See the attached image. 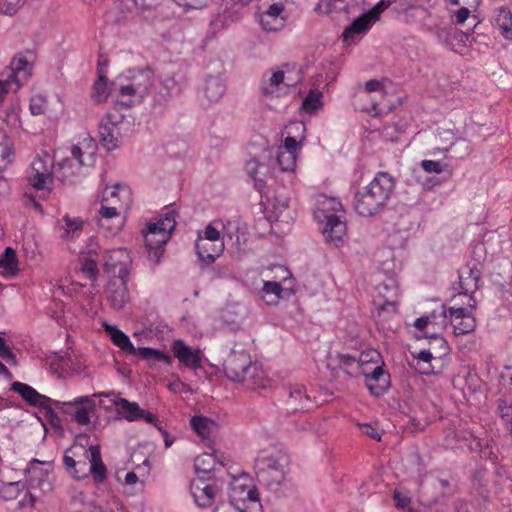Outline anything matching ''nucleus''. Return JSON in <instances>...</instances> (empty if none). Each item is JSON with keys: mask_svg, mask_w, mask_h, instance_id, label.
Returning a JSON list of instances; mask_svg holds the SVG:
<instances>
[{"mask_svg": "<svg viewBox=\"0 0 512 512\" xmlns=\"http://www.w3.org/2000/svg\"><path fill=\"white\" fill-rule=\"evenodd\" d=\"M394 178L378 172L374 179L354 195L353 206L361 216H373L384 208L394 190Z\"/></svg>", "mask_w": 512, "mask_h": 512, "instance_id": "f257e3e1", "label": "nucleus"}, {"mask_svg": "<svg viewBox=\"0 0 512 512\" xmlns=\"http://www.w3.org/2000/svg\"><path fill=\"white\" fill-rule=\"evenodd\" d=\"M342 204L335 198H325L319 202L314 217L319 223H324L322 233L327 242L339 247L346 234V223L343 218Z\"/></svg>", "mask_w": 512, "mask_h": 512, "instance_id": "f03ea898", "label": "nucleus"}, {"mask_svg": "<svg viewBox=\"0 0 512 512\" xmlns=\"http://www.w3.org/2000/svg\"><path fill=\"white\" fill-rule=\"evenodd\" d=\"M289 464L288 455L281 450L262 451L255 460V472L260 483L278 486L284 480Z\"/></svg>", "mask_w": 512, "mask_h": 512, "instance_id": "7ed1b4c3", "label": "nucleus"}, {"mask_svg": "<svg viewBox=\"0 0 512 512\" xmlns=\"http://www.w3.org/2000/svg\"><path fill=\"white\" fill-rule=\"evenodd\" d=\"M32 74V64L23 54H17L3 71L0 72V104L8 93H16Z\"/></svg>", "mask_w": 512, "mask_h": 512, "instance_id": "20e7f679", "label": "nucleus"}, {"mask_svg": "<svg viewBox=\"0 0 512 512\" xmlns=\"http://www.w3.org/2000/svg\"><path fill=\"white\" fill-rule=\"evenodd\" d=\"M229 499L227 504H232L241 512H262L257 489L243 483L240 479H234L231 482Z\"/></svg>", "mask_w": 512, "mask_h": 512, "instance_id": "39448f33", "label": "nucleus"}, {"mask_svg": "<svg viewBox=\"0 0 512 512\" xmlns=\"http://www.w3.org/2000/svg\"><path fill=\"white\" fill-rule=\"evenodd\" d=\"M54 159L48 154L37 155L27 175L28 182L38 190L49 189L53 182Z\"/></svg>", "mask_w": 512, "mask_h": 512, "instance_id": "423d86ee", "label": "nucleus"}, {"mask_svg": "<svg viewBox=\"0 0 512 512\" xmlns=\"http://www.w3.org/2000/svg\"><path fill=\"white\" fill-rule=\"evenodd\" d=\"M11 389L20 394L21 397L31 406L38 407L45 411V416L53 427L61 425V420L56 412L50 409L52 399L40 394L33 387L22 382H14Z\"/></svg>", "mask_w": 512, "mask_h": 512, "instance_id": "0eeeda50", "label": "nucleus"}, {"mask_svg": "<svg viewBox=\"0 0 512 512\" xmlns=\"http://www.w3.org/2000/svg\"><path fill=\"white\" fill-rule=\"evenodd\" d=\"M124 116L116 107H112L99 125V137L102 145L108 150H114L120 146L121 133L119 125Z\"/></svg>", "mask_w": 512, "mask_h": 512, "instance_id": "6e6552de", "label": "nucleus"}, {"mask_svg": "<svg viewBox=\"0 0 512 512\" xmlns=\"http://www.w3.org/2000/svg\"><path fill=\"white\" fill-rule=\"evenodd\" d=\"M374 302L378 305L379 314L396 313L398 303V286L394 280L379 283L376 286Z\"/></svg>", "mask_w": 512, "mask_h": 512, "instance_id": "1a4fd4ad", "label": "nucleus"}, {"mask_svg": "<svg viewBox=\"0 0 512 512\" xmlns=\"http://www.w3.org/2000/svg\"><path fill=\"white\" fill-rule=\"evenodd\" d=\"M103 266L106 272L112 273L115 277L128 276V263L130 257L128 252L122 248L105 250L102 254Z\"/></svg>", "mask_w": 512, "mask_h": 512, "instance_id": "9d476101", "label": "nucleus"}, {"mask_svg": "<svg viewBox=\"0 0 512 512\" xmlns=\"http://www.w3.org/2000/svg\"><path fill=\"white\" fill-rule=\"evenodd\" d=\"M251 365L252 361L248 353L232 352L225 361L224 371L232 381L241 382Z\"/></svg>", "mask_w": 512, "mask_h": 512, "instance_id": "9b49d317", "label": "nucleus"}, {"mask_svg": "<svg viewBox=\"0 0 512 512\" xmlns=\"http://www.w3.org/2000/svg\"><path fill=\"white\" fill-rule=\"evenodd\" d=\"M365 385L371 395L375 397H380L388 391L391 385V378L383 362L379 364L376 361L373 372L367 374Z\"/></svg>", "mask_w": 512, "mask_h": 512, "instance_id": "f8f14e48", "label": "nucleus"}, {"mask_svg": "<svg viewBox=\"0 0 512 512\" xmlns=\"http://www.w3.org/2000/svg\"><path fill=\"white\" fill-rule=\"evenodd\" d=\"M481 274L476 265L472 267L467 265L459 271L460 288L462 293L469 297L467 306L471 309L476 307V300L472 297V294L479 288Z\"/></svg>", "mask_w": 512, "mask_h": 512, "instance_id": "ddd939ff", "label": "nucleus"}, {"mask_svg": "<svg viewBox=\"0 0 512 512\" xmlns=\"http://www.w3.org/2000/svg\"><path fill=\"white\" fill-rule=\"evenodd\" d=\"M285 6L282 2H275L259 14V23L263 30L275 32L285 26L286 15Z\"/></svg>", "mask_w": 512, "mask_h": 512, "instance_id": "4468645a", "label": "nucleus"}, {"mask_svg": "<svg viewBox=\"0 0 512 512\" xmlns=\"http://www.w3.org/2000/svg\"><path fill=\"white\" fill-rule=\"evenodd\" d=\"M170 233L162 230L159 223H149L147 231L144 233V241L147 249L150 251V256L153 255L156 261L159 259L163 246L167 243Z\"/></svg>", "mask_w": 512, "mask_h": 512, "instance_id": "2eb2a0df", "label": "nucleus"}, {"mask_svg": "<svg viewBox=\"0 0 512 512\" xmlns=\"http://www.w3.org/2000/svg\"><path fill=\"white\" fill-rule=\"evenodd\" d=\"M102 202L110 207H117V211H122L123 213L132 204V194L127 186L115 185L104 190Z\"/></svg>", "mask_w": 512, "mask_h": 512, "instance_id": "dca6fc26", "label": "nucleus"}, {"mask_svg": "<svg viewBox=\"0 0 512 512\" xmlns=\"http://www.w3.org/2000/svg\"><path fill=\"white\" fill-rule=\"evenodd\" d=\"M190 492L194 498L195 503L199 507H209L213 504L219 489L215 484H209L202 478L194 480L190 485Z\"/></svg>", "mask_w": 512, "mask_h": 512, "instance_id": "f3484780", "label": "nucleus"}, {"mask_svg": "<svg viewBox=\"0 0 512 512\" xmlns=\"http://www.w3.org/2000/svg\"><path fill=\"white\" fill-rule=\"evenodd\" d=\"M129 82L134 88V97L144 99L154 85V72L150 67L134 69Z\"/></svg>", "mask_w": 512, "mask_h": 512, "instance_id": "a211bd4d", "label": "nucleus"}, {"mask_svg": "<svg viewBox=\"0 0 512 512\" xmlns=\"http://www.w3.org/2000/svg\"><path fill=\"white\" fill-rule=\"evenodd\" d=\"M448 312L455 336L466 335L475 330L476 320L466 308L451 307Z\"/></svg>", "mask_w": 512, "mask_h": 512, "instance_id": "6ab92c4d", "label": "nucleus"}, {"mask_svg": "<svg viewBox=\"0 0 512 512\" xmlns=\"http://www.w3.org/2000/svg\"><path fill=\"white\" fill-rule=\"evenodd\" d=\"M285 70H276L273 71L268 80L263 78L262 81V92L267 96H279V92L281 91V87H290L294 86L297 82L301 80V77L291 78L290 76H286Z\"/></svg>", "mask_w": 512, "mask_h": 512, "instance_id": "aec40b11", "label": "nucleus"}, {"mask_svg": "<svg viewBox=\"0 0 512 512\" xmlns=\"http://www.w3.org/2000/svg\"><path fill=\"white\" fill-rule=\"evenodd\" d=\"M171 350L184 366L193 370L201 367L202 353L199 349H193L186 345L183 340L179 339L172 343Z\"/></svg>", "mask_w": 512, "mask_h": 512, "instance_id": "412c9836", "label": "nucleus"}, {"mask_svg": "<svg viewBox=\"0 0 512 512\" xmlns=\"http://www.w3.org/2000/svg\"><path fill=\"white\" fill-rule=\"evenodd\" d=\"M127 277H114L106 288L107 298L114 309H121L129 301Z\"/></svg>", "mask_w": 512, "mask_h": 512, "instance_id": "4be33fe9", "label": "nucleus"}, {"mask_svg": "<svg viewBox=\"0 0 512 512\" xmlns=\"http://www.w3.org/2000/svg\"><path fill=\"white\" fill-rule=\"evenodd\" d=\"M71 155L72 158H65L58 163V172L60 173L58 178L61 180L73 177L84 165V160L82 158L83 151L80 146H73L71 149Z\"/></svg>", "mask_w": 512, "mask_h": 512, "instance_id": "5701e85b", "label": "nucleus"}, {"mask_svg": "<svg viewBox=\"0 0 512 512\" xmlns=\"http://www.w3.org/2000/svg\"><path fill=\"white\" fill-rule=\"evenodd\" d=\"M122 211H117V207H110L101 201V209L99 211V226L108 232L115 234L123 225Z\"/></svg>", "mask_w": 512, "mask_h": 512, "instance_id": "b1692460", "label": "nucleus"}, {"mask_svg": "<svg viewBox=\"0 0 512 512\" xmlns=\"http://www.w3.org/2000/svg\"><path fill=\"white\" fill-rule=\"evenodd\" d=\"M104 396L111 402V405H107L106 408L115 407L117 413L128 421L139 419L141 408L136 402H130L114 393L104 394Z\"/></svg>", "mask_w": 512, "mask_h": 512, "instance_id": "393cba45", "label": "nucleus"}, {"mask_svg": "<svg viewBox=\"0 0 512 512\" xmlns=\"http://www.w3.org/2000/svg\"><path fill=\"white\" fill-rule=\"evenodd\" d=\"M104 394H94L93 396H80L77 397V408L73 417L74 421L79 425H88L90 423V413L94 411L96 407L95 400L93 397H101Z\"/></svg>", "mask_w": 512, "mask_h": 512, "instance_id": "a878e982", "label": "nucleus"}, {"mask_svg": "<svg viewBox=\"0 0 512 512\" xmlns=\"http://www.w3.org/2000/svg\"><path fill=\"white\" fill-rule=\"evenodd\" d=\"M85 454L90 461L89 473L92 474L96 483L102 482L106 478L107 468L102 461L99 447L91 446Z\"/></svg>", "mask_w": 512, "mask_h": 512, "instance_id": "bb28decb", "label": "nucleus"}, {"mask_svg": "<svg viewBox=\"0 0 512 512\" xmlns=\"http://www.w3.org/2000/svg\"><path fill=\"white\" fill-rule=\"evenodd\" d=\"M371 24V17L366 13L354 19L342 34L343 42L350 44L358 36L365 34L370 29Z\"/></svg>", "mask_w": 512, "mask_h": 512, "instance_id": "cd10ccee", "label": "nucleus"}, {"mask_svg": "<svg viewBox=\"0 0 512 512\" xmlns=\"http://www.w3.org/2000/svg\"><path fill=\"white\" fill-rule=\"evenodd\" d=\"M105 332L110 336L111 341L118 346L124 353L130 355H136L137 348L131 343L129 337L119 330L117 327L103 324Z\"/></svg>", "mask_w": 512, "mask_h": 512, "instance_id": "c85d7f7f", "label": "nucleus"}, {"mask_svg": "<svg viewBox=\"0 0 512 512\" xmlns=\"http://www.w3.org/2000/svg\"><path fill=\"white\" fill-rule=\"evenodd\" d=\"M224 248L223 243L215 244L205 241V239H197L195 243L196 253L203 262H213Z\"/></svg>", "mask_w": 512, "mask_h": 512, "instance_id": "c756f323", "label": "nucleus"}, {"mask_svg": "<svg viewBox=\"0 0 512 512\" xmlns=\"http://www.w3.org/2000/svg\"><path fill=\"white\" fill-rule=\"evenodd\" d=\"M267 377L264 370L257 364L252 363L245 377L241 381L249 389L264 388L267 385Z\"/></svg>", "mask_w": 512, "mask_h": 512, "instance_id": "7c9ffc66", "label": "nucleus"}, {"mask_svg": "<svg viewBox=\"0 0 512 512\" xmlns=\"http://www.w3.org/2000/svg\"><path fill=\"white\" fill-rule=\"evenodd\" d=\"M112 85L114 89L118 91L117 99L113 107H116L117 109L118 106L130 108L143 101V99H137L134 97V88L129 81L126 84H121L118 88L115 83Z\"/></svg>", "mask_w": 512, "mask_h": 512, "instance_id": "2f4dec72", "label": "nucleus"}, {"mask_svg": "<svg viewBox=\"0 0 512 512\" xmlns=\"http://www.w3.org/2000/svg\"><path fill=\"white\" fill-rule=\"evenodd\" d=\"M136 355L147 361L151 367L155 366L158 362H164L167 365H171L173 362L170 355L149 347L137 348Z\"/></svg>", "mask_w": 512, "mask_h": 512, "instance_id": "473e14b6", "label": "nucleus"}, {"mask_svg": "<svg viewBox=\"0 0 512 512\" xmlns=\"http://www.w3.org/2000/svg\"><path fill=\"white\" fill-rule=\"evenodd\" d=\"M0 268L3 269V275L6 277H14L19 272V262L13 248L7 247L0 256Z\"/></svg>", "mask_w": 512, "mask_h": 512, "instance_id": "72a5a7b5", "label": "nucleus"}, {"mask_svg": "<svg viewBox=\"0 0 512 512\" xmlns=\"http://www.w3.org/2000/svg\"><path fill=\"white\" fill-rule=\"evenodd\" d=\"M225 92V85L219 77L209 76L205 81L204 94L209 102H218Z\"/></svg>", "mask_w": 512, "mask_h": 512, "instance_id": "f704fd0d", "label": "nucleus"}, {"mask_svg": "<svg viewBox=\"0 0 512 512\" xmlns=\"http://www.w3.org/2000/svg\"><path fill=\"white\" fill-rule=\"evenodd\" d=\"M63 221L65 223V225L61 227V230H63L61 238L63 240L76 238L82 232L84 221L81 218H71L68 215H65L63 217Z\"/></svg>", "mask_w": 512, "mask_h": 512, "instance_id": "c9c22d12", "label": "nucleus"}, {"mask_svg": "<svg viewBox=\"0 0 512 512\" xmlns=\"http://www.w3.org/2000/svg\"><path fill=\"white\" fill-rule=\"evenodd\" d=\"M495 23L499 28L501 34L506 38L512 40V13L506 8H500L495 17Z\"/></svg>", "mask_w": 512, "mask_h": 512, "instance_id": "e433bc0d", "label": "nucleus"}, {"mask_svg": "<svg viewBox=\"0 0 512 512\" xmlns=\"http://www.w3.org/2000/svg\"><path fill=\"white\" fill-rule=\"evenodd\" d=\"M282 286L279 282L276 281H265L263 288L261 290V298L268 305L277 304L278 300L281 298Z\"/></svg>", "mask_w": 512, "mask_h": 512, "instance_id": "4c0bfd02", "label": "nucleus"}, {"mask_svg": "<svg viewBox=\"0 0 512 512\" xmlns=\"http://www.w3.org/2000/svg\"><path fill=\"white\" fill-rule=\"evenodd\" d=\"M114 88L108 86V79L104 75H99L93 85L92 98L96 103H103L107 100Z\"/></svg>", "mask_w": 512, "mask_h": 512, "instance_id": "58836bf2", "label": "nucleus"}, {"mask_svg": "<svg viewBox=\"0 0 512 512\" xmlns=\"http://www.w3.org/2000/svg\"><path fill=\"white\" fill-rule=\"evenodd\" d=\"M497 414L503 421L506 431L512 435V401L505 398L498 399Z\"/></svg>", "mask_w": 512, "mask_h": 512, "instance_id": "ea45409f", "label": "nucleus"}, {"mask_svg": "<svg viewBox=\"0 0 512 512\" xmlns=\"http://www.w3.org/2000/svg\"><path fill=\"white\" fill-rule=\"evenodd\" d=\"M215 463L213 454L203 453L195 458L194 467L198 474L205 476L214 470Z\"/></svg>", "mask_w": 512, "mask_h": 512, "instance_id": "a19ab883", "label": "nucleus"}, {"mask_svg": "<svg viewBox=\"0 0 512 512\" xmlns=\"http://www.w3.org/2000/svg\"><path fill=\"white\" fill-rule=\"evenodd\" d=\"M193 430L202 438H208L213 426V422L204 416H194L191 418Z\"/></svg>", "mask_w": 512, "mask_h": 512, "instance_id": "79ce46f5", "label": "nucleus"}, {"mask_svg": "<svg viewBox=\"0 0 512 512\" xmlns=\"http://www.w3.org/2000/svg\"><path fill=\"white\" fill-rule=\"evenodd\" d=\"M81 264V271L85 273L89 279L96 280L99 270L95 259L87 255H82L79 258Z\"/></svg>", "mask_w": 512, "mask_h": 512, "instance_id": "37998d69", "label": "nucleus"}, {"mask_svg": "<svg viewBox=\"0 0 512 512\" xmlns=\"http://www.w3.org/2000/svg\"><path fill=\"white\" fill-rule=\"evenodd\" d=\"M277 163L282 171H294L296 167V154L287 151H278Z\"/></svg>", "mask_w": 512, "mask_h": 512, "instance_id": "c03bdc74", "label": "nucleus"}, {"mask_svg": "<svg viewBox=\"0 0 512 512\" xmlns=\"http://www.w3.org/2000/svg\"><path fill=\"white\" fill-rule=\"evenodd\" d=\"M322 93L318 91H311L303 100L302 108L306 112H314L321 106Z\"/></svg>", "mask_w": 512, "mask_h": 512, "instance_id": "a18cd8bd", "label": "nucleus"}, {"mask_svg": "<svg viewBox=\"0 0 512 512\" xmlns=\"http://www.w3.org/2000/svg\"><path fill=\"white\" fill-rule=\"evenodd\" d=\"M77 397L71 401H58L53 400L50 404V409L55 412V409L61 410L64 414L74 417L77 408Z\"/></svg>", "mask_w": 512, "mask_h": 512, "instance_id": "49530a36", "label": "nucleus"}, {"mask_svg": "<svg viewBox=\"0 0 512 512\" xmlns=\"http://www.w3.org/2000/svg\"><path fill=\"white\" fill-rule=\"evenodd\" d=\"M290 399L295 402L298 401L301 409L306 408V402L310 400L305 387L301 384H296L290 388Z\"/></svg>", "mask_w": 512, "mask_h": 512, "instance_id": "de8ad7c7", "label": "nucleus"}, {"mask_svg": "<svg viewBox=\"0 0 512 512\" xmlns=\"http://www.w3.org/2000/svg\"><path fill=\"white\" fill-rule=\"evenodd\" d=\"M21 487H23V484L20 482H11L5 484L0 490L1 496L5 500L15 499L18 496Z\"/></svg>", "mask_w": 512, "mask_h": 512, "instance_id": "09e8293b", "label": "nucleus"}, {"mask_svg": "<svg viewBox=\"0 0 512 512\" xmlns=\"http://www.w3.org/2000/svg\"><path fill=\"white\" fill-rule=\"evenodd\" d=\"M260 163L256 159H251L246 163V171L248 175L255 181V185L258 189H261L264 186V181L262 179L257 178V172L260 168Z\"/></svg>", "mask_w": 512, "mask_h": 512, "instance_id": "8fccbe9b", "label": "nucleus"}, {"mask_svg": "<svg viewBox=\"0 0 512 512\" xmlns=\"http://www.w3.org/2000/svg\"><path fill=\"white\" fill-rule=\"evenodd\" d=\"M125 18V14L123 11L122 2H115L114 7L107 12L106 19L108 22L117 23L122 21Z\"/></svg>", "mask_w": 512, "mask_h": 512, "instance_id": "3c124183", "label": "nucleus"}, {"mask_svg": "<svg viewBox=\"0 0 512 512\" xmlns=\"http://www.w3.org/2000/svg\"><path fill=\"white\" fill-rule=\"evenodd\" d=\"M157 223H159V226L160 228H162V230L171 233L176 225L175 211L168 209L167 212L165 213V217L163 219H160Z\"/></svg>", "mask_w": 512, "mask_h": 512, "instance_id": "603ef678", "label": "nucleus"}, {"mask_svg": "<svg viewBox=\"0 0 512 512\" xmlns=\"http://www.w3.org/2000/svg\"><path fill=\"white\" fill-rule=\"evenodd\" d=\"M420 166L429 174H441L444 171V165L440 161L422 160Z\"/></svg>", "mask_w": 512, "mask_h": 512, "instance_id": "864d4df0", "label": "nucleus"}, {"mask_svg": "<svg viewBox=\"0 0 512 512\" xmlns=\"http://www.w3.org/2000/svg\"><path fill=\"white\" fill-rule=\"evenodd\" d=\"M197 239H205V241L214 243L216 241H219L220 232L217 230V228L214 226V224L211 223L205 227V229L203 231V235L199 233Z\"/></svg>", "mask_w": 512, "mask_h": 512, "instance_id": "5fc2aeb1", "label": "nucleus"}, {"mask_svg": "<svg viewBox=\"0 0 512 512\" xmlns=\"http://www.w3.org/2000/svg\"><path fill=\"white\" fill-rule=\"evenodd\" d=\"M27 0H4L2 9L3 13L13 16L25 4Z\"/></svg>", "mask_w": 512, "mask_h": 512, "instance_id": "6e6d98bb", "label": "nucleus"}, {"mask_svg": "<svg viewBox=\"0 0 512 512\" xmlns=\"http://www.w3.org/2000/svg\"><path fill=\"white\" fill-rule=\"evenodd\" d=\"M409 365L423 375H430L435 373L432 362L410 361Z\"/></svg>", "mask_w": 512, "mask_h": 512, "instance_id": "4d7b16f0", "label": "nucleus"}, {"mask_svg": "<svg viewBox=\"0 0 512 512\" xmlns=\"http://www.w3.org/2000/svg\"><path fill=\"white\" fill-rule=\"evenodd\" d=\"M12 145L4 144L0 146V171L11 162Z\"/></svg>", "mask_w": 512, "mask_h": 512, "instance_id": "13d9d810", "label": "nucleus"}, {"mask_svg": "<svg viewBox=\"0 0 512 512\" xmlns=\"http://www.w3.org/2000/svg\"><path fill=\"white\" fill-rule=\"evenodd\" d=\"M344 0H320L317 5V10L323 12V13H331L334 10H337V4L343 3Z\"/></svg>", "mask_w": 512, "mask_h": 512, "instance_id": "bf43d9fd", "label": "nucleus"}, {"mask_svg": "<svg viewBox=\"0 0 512 512\" xmlns=\"http://www.w3.org/2000/svg\"><path fill=\"white\" fill-rule=\"evenodd\" d=\"M301 141H297L294 137L288 135L283 142V145L280 146L279 150L291 152L292 154H296L297 149L300 147Z\"/></svg>", "mask_w": 512, "mask_h": 512, "instance_id": "052dcab7", "label": "nucleus"}, {"mask_svg": "<svg viewBox=\"0 0 512 512\" xmlns=\"http://www.w3.org/2000/svg\"><path fill=\"white\" fill-rule=\"evenodd\" d=\"M390 1L381 0L366 15L371 17L372 22L377 20L379 15L390 6Z\"/></svg>", "mask_w": 512, "mask_h": 512, "instance_id": "680f3d73", "label": "nucleus"}, {"mask_svg": "<svg viewBox=\"0 0 512 512\" xmlns=\"http://www.w3.org/2000/svg\"><path fill=\"white\" fill-rule=\"evenodd\" d=\"M360 431L362 434L368 436L369 438L380 441L381 440V434L380 432L373 427L371 424L365 423L359 425Z\"/></svg>", "mask_w": 512, "mask_h": 512, "instance_id": "e2e57ef3", "label": "nucleus"}, {"mask_svg": "<svg viewBox=\"0 0 512 512\" xmlns=\"http://www.w3.org/2000/svg\"><path fill=\"white\" fill-rule=\"evenodd\" d=\"M89 465L86 461H78L77 467L73 470L72 476L76 479H84L88 477Z\"/></svg>", "mask_w": 512, "mask_h": 512, "instance_id": "0e129e2a", "label": "nucleus"}, {"mask_svg": "<svg viewBox=\"0 0 512 512\" xmlns=\"http://www.w3.org/2000/svg\"><path fill=\"white\" fill-rule=\"evenodd\" d=\"M435 318H436L435 312H433L431 314V316H422L415 321L414 326L419 331H423V330L429 328V326L433 325L432 319H435Z\"/></svg>", "mask_w": 512, "mask_h": 512, "instance_id": "69168bd1", "label": "nucleus"}, {"mask_svg": "<svg viewBox=\"0 0 512 512\" xmlns=\"http://www.w3.org/2000/svg\"><path fill=\"white\" fill-rule=\"evenodd\" d=\"M436 359L430 349L421 350L416 354L412 353L411 361H420V362H432V360Z\"/></svg>", "mask_w": 512, "mask_h": 512, "instance_id": "338daca9", "label": "nucleus"}, {"mask_svg": "<svg viewBox=\"0 0 512 512\" xmlns=\"http://www.w3.org/2000/svg\"><path fill=\"white\" fill-rule=\"evenodd\" d=\"M0 357L7 362H10L14 359L12 351L2 337H0Z\"/></svg>", "mask_w": 512, "mask_h": 512, "instance_id": "774afa93", "label": "nucleus"}]
</instances>
